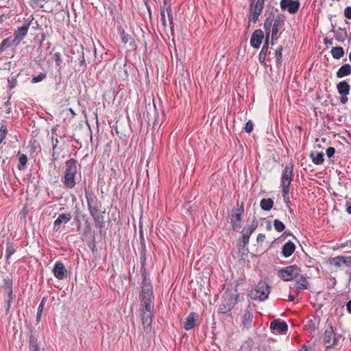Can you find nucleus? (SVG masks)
Here are the masks:
<instances>
[{"label":"nucleus","instance_id":"nucleus-52","mask_svg":"<svg viewBox=\"0 0 351 351\" xmlns=\"http://www.w3.org/2000/svg\"><path fill=\"white\" fill-rule=\"evenodd\" d=\"M253 130V123L251 120H249L244 127V130L247 133H250Z\"/></svg>","mask_w":351,"mask_h":351},{"label":"nucleus","instance_id":"nucleus-21","mask_svg":"<svg viewBox=\"0 0 351 351\" xmlns=\"http://www.w3.org/2000/svg\"><path fill=\"white\" fill-rule=\"evenodd\" d=\"M77 173V160L74 158H70L66 162L65 173L76 176Z\"/></svg>","mask_w":351,"mask_h":351},{"label":"nucleus","instance_id":"nucleus-15","mask_svg":"<svg viewBox=\"0 0 351 351\" xmlns=\"http://www.w3.org/2000/svg\"><path fill=\"white\" fill-rule=\"evenodd\" d=\"M53 273L58 280H62L67 277L68 272L64 264L61 261H58L54 265Z\"/></svg>","mask_w":351,"mask_h":351},{"label":"nucleus","instance_id":"nucleus-64","mask_svg":"<svg viewBox=\"0 0 351 351\" xmlns=\"http://www.w3.org/2000/svg\"><path fill=\"white\" fill-rule=\"evenodd\" d=\"M346 308L348 312L351 314V299L346 304Z\"/></svg>","mask_w":351,"mask_h":351},{"label":"nucleus","instance_id":"nucleus-4","mask_svg":"<svg viewBox=\"0 0 351 351\" xmlns=\"http://www.w3.org/2000/svg\"><path fill=\"white\" fill-rule=\"evenodd\" d=\"M293 165H286L281 176V186L282 189V196L285 201L288 204L290 202L288 195L290 191V185L293 180Z\"/></svg>","mask_w":351,"mask_h":351},{"label":"nucleus","instance_id":"nucleus-16","mask_svg":"<svg viewBox=\"0 0 351 351\" xmlns=\"http://www.w3.org/2000/svg\"><path fill=\"white\" fill-rule=\"evenodd\" d=\"M199 315L195 312H191L186 318L184 322L183 327L186 330H190L193 328L198 320Z\"/></svg>","mask_w":351,"mask_h":351},{"label":"nucleus","instance_id":"nucleus-60","mask_svg":"<svg viewBox=\"0 0 351 351\" xmlns=\"http://www.w3.org/2000/svg\"><path fill=\"white\" fill-rule=\"evenodd\" d=\"M265 234L261 233L258 234L256 241L258 243H263L265 241Z\"/></svg>","mask_w":351,"mask_h":351},{"label":"nucleus","instance_id":"nucleus-39","mask_svg":"<svg viewBox=\"0 0 351 351\" xmlns=\"http://www.w3.org/2000/svg\"><path fill=\"white\" fill-rule=\"evenodd\" d=\"M16 251V247H15V245H14L13 243H11V242H8L7 243V247H6V251H5V259H6V263H10L8 262V260L9 258H10V256L14 254Z\"/></svg>","mask_w":351,"mask_h":351},{"label":"nucleus","instance_id":"nucleus-30","mask_svg":"<svg viewBox=\"0 0 351 351\" xmlns=\"http://www.w3.org/2000/svg\"><path fill=\"white\" fill-rule=\"evenodd\" d=\"M338 93L339 95H349L350 90V84L346 82V81H341L340 82L337 86Z\"/></svg>","mask_w":351,"mask_h":351},{"label":"nucleus","instance_id":"nucleus-61","mask_svg":"<svg viewBox=\"0 0 351 351\" xmlns=\"http://www.w3.org/2000/svg\"><path fill=\"white\" fill-rule=\"evenodd\" d=\"M257 226H258L257 222L255 221H253L252 224L251 226H250L249 227H247V228L253 233V232L256 229Z\"/></svg>","mask_w":351,"mask_h":351},{"label":"nucleus","instance_id":"nucleus-27","mask_svg":"<svg viewBox=\"0 0 351 351\" xmlns=\"http://www.w3.org/2000/svg\"><path fill=\"white\" fill-rule=\"evenodd\" d=\"M17 157L19 160V164L17 165V168L20 171H23L26 168V165L27 164L28 158L27 156L21 153V152H18Z\"/></svg>","mask_w":351,"mask_h":351},{"label":"nucleus","instance_id":"nucleus-51","mask_svg":"<svg viewBox=\"0 0 351 351\" xmlns=\"http://www.w3.org/2000/svg\"><path fill=\"white\" fill-rule=\"evenodd\" d=\"M8 133L7 126L5 124L1 123L0 126V141L4 140Z\"/></svg>","mask_w":351,"mask_h":351},{"label":"nucleus","instance_id":"nucleus-3","mask_svg":"<svg viewBox=\"0 0 351 351\" xmlns=\"http://www.w3.org/2000/svg\"><path fill=\"white\" fill-rule=\"evenodd\" d=\"M239 296L237 289L226 291L219 305V312L223 314L230 312L237 303Z\"/></svg>","mask_w":351,"mask_h":351},{"label":"nucleus","instance_id":"nucleus-12","mask_svg":"<svg viewBox=\"0 0 351 351\" xmlns=\"http://www.w3.org/2000/svg\"><path fill=\"white\" fill-rule=\"evenodd\" d=\"M330 264L343 269V266L351 267V256H337L329 260Z\"/></svg>","mask_w":351,"mask_h":351},{"label":"nucleus","instance_id":"nucleus-5","mask_svg":"<svg viewBox=\"0 0 351 351\" xmlns=\"http://www.w3.org/2000/svg\"><path fill=\"white\" fill-rule=\"evenodd\" d=\"M270 293L269 286L265 282H259L254 288L249 291V296L252 300L265 301Z\"/></svg>","mask_w":351,"mask_h":351},{"label":"nucleus","instance_id":"nucleus-63","mask_svg":"<svg viewBox=\"0 0 351 351\" xmlns=\"http://www.w3.org/2000/svg\"><path fill=\"white\" fill-rule=\"evenodd\" d=\"M8 18V16L5 14H1L0 16V27L3 26V24L5 21V20L7 19Z\"/></svg>","mask_w":351,"mask_h":351},{"label":"nucleus","instance_id":"nucleus-43","mask_svg":"<svg viewBox=\"0 0 351 351\" xmlns=\"http://www.w3.org/2000/svg\"><path fill=\"white\" fill-rule=\"evenodd\" d=\"M19 74H14L12 73L8 79V86L10 90L14 88L17 85V77Z\"/></svg>","mask_w":351,"mask_h":351},{"label":"nucleus","instance_id":"nucleus-28","mask_svg":"<svg viewBox=\"0 0 351 351\" xmlns=\"http://www.w3.org/2000/svg\"><path fill=\"white\" fill-rule=\"evenodd\" d=\"M90 215L95 221V226L98 228H102L104 225V216L100 213L99 210Z\"/></svg>","mask_w":351,"mask_h":351},{"label":"nucleus","instance_id":"nucleus-59","mask_svg":"<svg viewBox=\"0 0 351 351\" xmlns=\"http://www.w3.org/2000/svg\"><path fill=\"white\" fill-rule=\"evenodd\" d=\"M344 16L347 19H351V6L346 8L344 10Z\"/></svg>","mask_w":351,"mask_h":351},{"label":"nucleus","instance_id":"nucleus-35","mask_svg":"<svg viewBox=\"0 0 351 351\" xmlns=\"http://www.w3.org/2000/svg\"><path fill=\"white\" fill-rule=\"evenodd\" d=\"M14 45L15 46V43L14 42V38L11 36L4 39L0 45V52H2Z\"/></svg>","mask_w":351,"mask_h":351},{"label":"nucleus","instance_id":"nucleus-25","mask_svg":"<svg viewBox=\"0 0 351 351\" xmlns=\"http://www.w3.org/2000/svg\"><path fill=\"white\" fill-rule=\"evenodd\" d=\"M332 32H334V36L335 39L341 43H343L346 38L348 37V34L344 28L339 27L337 29H332Z\"/></svg>","mask_w":351,"mask_h":351},{"label":"nucleus","instance_id":"nucleus-10","mask_svg":"<svg viewBox=\"0 0 351 351\" xmlns=\"http://www.w3.org/2000/svg\"><path fill=\"white\" fill-rule=\"evenodd\" d=\"M285 24L284 19L278 15L276 18H274V22L271 28V45H274V40L278 38V32L280 29L283 27Z\"/></svg>","mask_w":351,"mask_h":351},{"label":"nucleus","instance_id":"nucleus-13","mask_svg":"<svg viewBox=\"0 0 351 351\" xmlns=\"http://www.w3.org/2000/svg\"><path fill=\"white\" fill-rule=\"evenodd\" d=\"M154 302H141L140 315L141 318H154Z\"/></svg>","mask_w":351,"mask_h":351},{"label":"nucleus","instance_id":"nucleus-9","mask_svg":"<svg viewBox=\"0 0 351 351\" xmlns=\"http://www.w3.org/2000/svg\"><path fill=\"white\" fill-rule=\"evenodd\" d=\"M85 197L87 202L88 210L90 214L97 213L99 210L100 203L95 195H92L89 191H85Z\"/></svg>","mask_w":351,"mask_h":351},{"label":"nucleus","instance_id":"nucleus-62","mask_svg":"<svg viewBox=\"0 0 351 351\" xmlns=\"http://www.w3.org/2000/svg\"><path fill=\"white\" fill-rule=\"evenodd\" d=\"M341 95V97H340V101H341V103H342V104H346V103H347V102H348V97H347V96H348V95H343V94H342V95Z\"/></svg>","mask_w":351,"mask_h":351},{"label":"nucleus","instance_id":"nucleus-57","mask_svg":"<svg viewBox=\"0 0 351 351\" xmlns=\"http://www.w3.org/2000/svg\"><path fill=\"white\" fill-rule=\"evenodd\" d=\"M141 273L143 272V269H145V253L144 252H142L141 254Z\"/></svg>","mask_w":351,"mask_h":351},{"label":"nucleus","instance_id":"nucleus-2","mask_svg":"<svg viewBox=\"0 0 351 351\" xmlns=\"http://www.w3.org/2000/svg\"><path fill=\"white\" fill-rule=\"evenodd\" d=\"M142 282L141 286V291L139 293V299L141 302H154V292L152 285L150 279L148 277V274L146 269H144L142 272Z\"/></svg>","mask_w":351,"mask_h":351},{"label":"nucleus","instance_id":"nucleus-36","mask_svg":"<svg viewBox=\"0 0 351 351\" xmlns=\"http://www.w3.org/2000/svg\"><path fill=\"white\" fill-rule=\"evenodd\" d=\"M120 36L123 43L126 44L128 43L130 46L134 45V40L132 36L126 33L123 29H121Z\"/></svg>","mask_w":351,"mask_h":351},{"label":"nucleus","instance_id":"nucleus-18","mask_svg":"<svg viewBox=\"0 0 351 351\" xmlns=\"http://www.w3.org/2000/svg\"><path fill=\"white\" fill-rule=\"evenodd\" d=\"M29 351H41L38 344L36 331L31 330L29 336Z\"/></svg>","mask_w":351,"mask_h":351},{"label":"nucleus","instance_id":"nucleus-41","mask_svg":"<svg viewBox=\"0 0 351 351\" xmlns=\"http://www.w3.org/2000/svg\"><path fill=\"white\" fill-rule=\"evenodd\" d=\"M141 320L144 331L146 333H149L152 329L153 318H141Z\"/></svg>","mask_w":351,"mask_h":351},{"label":"nucleus","instance_id":"nucleus-26","mask_svg":"<svg viewBox=\"0 0 351 351\" xmlns=\"http://www.w3.org/2000/svg\"><path fill=\"white\" fill-rule=\"evenodd\" d=\"M351 73V65L349 64H343L337 71L336 75L338 78H342Z\"/></svg>","mask_w":351,"mask_h":351},{"label":"nucleus","instance_id":"nucleus-55","mask_svg":"<svg viewBox=\"0 0 351 351\" xmlns=\"http://www.w3.org/2000/svg\"><path fill=\"white\" fill-rule=\"evenodd\" d=\"M165 11H166V12H167V16H168L169 22H171V20H173V13H172V10H171V5H169L166 8Z\"/></svg>","mask_w":351,"mask_h":351},{"label":"nucleus","instance_id":"nucleus-56","mask_svg":"<svg viewBox=\"0 0 351 351\" xmlns=\"http://www.w3.org/2000/svg\"><path fill=\"white\" fill-rule=\"evenodd\" d=\"M335 153V149L332 147H329L326 149V154L328 158H331Z\"/></svg>","mask_w":351,"mask_h":351},{"label":"nucleus","instance_id":"nucleus-11","mask_svg":"<svg viewBox=\"0 0 351 351\" xmlns=\"http://www.w3.org/2000/svg\"><path fill=\"white\" fill-rule=\"evenodd\" d=\"M270 329L274 333L285 334L288 330V325L285 322L277 319L271 322Z\"/></svg>","mask_w":351,"mask_h":351},{"label":"nucleus","instance_id":"nucleus-22","mask_svg":"<svg viewBox=\"0 0 351 351\" xmlns=\"http://www.w3.org/2000/svg\"><path fill=\"white\" fill-rule=\"evenodd\" d=\"M253 322V314L250 310H245L242 316V326L249 328Z\"/></svg>","mask_w":351,"mask_h":351},{"label":"nucleus","instance_id":"nucleus-48","mask_svg":"<svg viewBox=\"0 0 351 351\" xmlns=\"http://www.w3.org/2000/svg\"><path fill=\"white\" fill-rule=\"evenodd\" d=\"M49 0H31V6L34 8H42L44 6V3L48 2Z\"/></svg>","mask_w":351,"mask_h":351},{"label":"nucleus","instance_id":"nucleus-20","mask_svg":"<svg viewBox=\"0 0 351 351\" xmlns=\"http://www.w3.org/2000/svg\"><path fill=\"white\" fill-rule=\"evenodd\" d=\"M295 249H296V246L293 242H292L291 241L287 242L282 247L281 253H282V256H284L285 258H288V257L291 256L293 254V253L295 252Z\"/></svg>","mask_w":351,"mask_h":351},{"label":"nucleus","instance_id":"nucleus-34","mask_svg":"<svg viewBox=\"0 0 351 351\" xmlns=\"http://www.w3.org/2000/svg\"><path fill=\"white\" fill-rule=\"evenodd\" d=\"M299 276L300 278L295 282L298 289H307L308 288V282L306 280V277L300 274Z\"/></svg>","mask_w":351,"mask_h":351},{"label":"nucleus","instance_id":"nucleus-6","mask_svg":"<svg viewBox=\"0 0 351 351\" xmlns=\"http://www.w3.org/2000/svg\"><path fill=\"white\" fill-rule=\"evenodd\" d=\"M301 269L296 265H291L278 271V276L284 281H291L300 276Z\"/></svg>","mask_w":351,"mask_h":351},{"label":"nucleus","instance_id":"nucleus-49","mask_svg":"<svg viewBox=\"0 0 351 351\" xmlns=\"http://www.w3.org/2000/svg\"><path fill=\"white\" fill-rule=\"evenodd\" d=\"M47 77V73L45 72L40 73L38 75L34 76L32 78L31 82L32 84H36L40 82L45 80Z\"/></svg>","mask_w":351,"mask_h":351},{"label":"nucleus","instance_id":"nucleus-45","mask_svg":"<svg viewBox=\"0 0 351 351\" xmlns=\"http://www.w3.org/2000/svg\"><path fill=\"white\" fill-rule=\"evenodd\" d=\"M274 226L278 232H281L285 230V225L279 219H276L274 221Z\"/></svg>","mask_w":351,"mask_h":351},{"label":"nucleus","instance_id":"nucleus-24","mask_svg":"<svg viewBox=\"0 0 351 351\" xmlns=\"http://www.w3.org/2000/svg\"><path fill=\"white\" fill-rule=\"evenodd\" d=\"M75 178V176L64 173V177L62 179V182L66 188L73 189L76 184Z\"/></svg>","mask_w":351,"mask_h":351},{"label":"nucleus","instance_id":"nucleus-58","mask_svg":"<svg viewBox=\"0 0 351 351\" xmlns=\"http://www.w3.org/2000/svg\"><path fill=\"white\" fill-rule=\"evenodd\" d=\"M47 300V296L43 297L41 302L39 304L38 311H43L44 306L46 301Z\"/></svg>","mask_w":351,"mask_h":351},{"label":"nucleus","instance_id":"nucleus-33","mask_svg":"<svg viewBox=\"0 0 351 351\" xmlns=\"http://www.w3.org/2000/svg\"><path fill=\"white\" fill-rule=\"evenodd\" d=\"M268 49L269 43H267V41H265V43L258 55V60L263 65H265V58L267 56Z\"/></svg>","mask_w":351,"mask_h":351},{"label":"nucleus","instance_id":"nucleus-8","mask_svg":"<svg viewBox=\"0 0 351 351\" xmlns=\"http://www.w3.org/2000/svg\"><path fill=\"white\" fill-rule=\"evenodd\" d=\"M280 6L282 10H287L291 14H296L300 8L299 0H281Z\"/></svg>","mask_w":351,"mask_h":351},{"label":"nucleus","instance_id":"nucleus-1","mask_svg":"<svg viewBox=\"0 0 351 351\" xmlns=\"http://www.w3.org/2000/svg\"><path fill=\"white\" fill-rule=\"evenodd\" d=\"M322 344L326 351L339 350L341 334L337 333L332 326H328L322 335Z\"/></svg>","mask_w":351,"mask_h":351},{"label":"nucleus","instance_id":"nucleus-31","mask_svg":"<svg viewBox=\"0 0 351 351\" xmlns=\"http://www.w3.org/2000/svg\"><path fill=\"white\" fill-rule=\"evenodd\" d=\"M313 162L317 165H322L324 163V154L322 152L315 153L311 152L309 154Z\"/></svg>","mask_w":351,"mask_h":351},{"label":"nucleus","instance_id":"nucleus-29","mask_svg":"<svg viewBox=\"0 0 351 351\" xmlns=\"http://www.w3.org/2000/svg\"><path fill=\"white\" fill-rule=\"evenodd\" d=\"M252 232L247 228H245L243 232L242 238L239 239V245L245 248L249 243L250 238Z\"/></svg>","mask_w":351,"mask_h":351},{"label":"nucleus","instance_id":"nucleus-54","mask_svg":"<svg viewBox=\"0 0 351 351\" xmlns=\"http://www.w3.org/2000/svg\"><path fill=\"white\" fill-rule=\"evenodd\" d=\"M11 97H12V94L10 95V96L8 97V100L4 103V106L5 108H7V113H10L11 112V102H10V99H11Z\"/></svg>","mask_w":351,"mask_h":351},{"label":"nucleus","instance_id":"nucleus-19","mask_svg":"<svg viewBox=\"0 0 351 351\" xmlns=\"http://www.w3.org/2000/svg\"><path fill=\"white\" fill-rule=\"evenodd\" d=\"M72 218L70 213L60 214L58 218L55 220L53 223V230L58 231L62 223H68Z\"/></svg>","mask_w":351,"mask_h":351},{"label":"nucleus","instance_id":"nucleus-17","mask_svg":"<svg viewBox=\"0 0 351 351\" xmlns=\"http://www.w3.org/2000/svg\"><path fill=\"white\" fill-rule=\"evenodd\" d=\"M243 213V208H241L237 210V213L231 215V224L234 230L239 229L241 227V215Z\"/></svg>","mask_w":351,"mask_h":351},{"label":"nucleus","instance_id":"nucleus-40","mask_svg":"<svg viewBox=\"0 0 351 351\" xmlns=\"http://www.w3.org/2000/svg\"><path fill=\"white\" fill-rule=\"evenodd\" d=\"M331 55L333 58L339 60L344 56V50L341 47H335L331 49Z\"/></svg>","mask_w":351,"mask_h":351},{"label":"nucleus","instance_id":"nucleus-37","mask_svg":"<svg viewBox=\"0 0 351 351\" xmlns=\"http://www.w3.org/2000/svg\"><path fill=\"white\" fill-rule=\"evenodd\" d=\"M315 321L316 320L315 317L309 319L306 324L304 325V329L310 333L315 332L318 328Z\"/></svg>","mask_w":351,"mask_h":351},{"label":"nucleus","instance_id":"nucleus-47","mask_svg":"<svg viewBox=\"0 0 351 351\" xmlns=\"http://www.w3.org/2000/svg\"><path fill=\"white\" fill-rule=\"evenodd\" d=\"M13 280L10 277L7 276L3 279V288L5 291L12 289Z\"/></svg>","mask_w":351,"mask_h":351},{"label":"nucleus","instance_id":"nucleus-44","mask_svg":"<svg viewBox=\"0 0 351 351\" xmlns=\"http://www.w3.org/2000/svg\"><path fill=\"white\" fill-rule=\"evenodd\" d=\"M53 58L56 62V66L58 67L57 70L60 72L62 69V60L61 53L60 52H56L53 54Z\"/></svg>","mask_w":351,"mask_h":351},{"label":"nucleus","instance_id":"nucleus-32","mask_svg":"<svg viewBox=\"0 0 351 351\" xmlns=\"http://www.w3.org/2000/svg\"><path fill=\"white\" fill-rule=\"evenodd\" d=\"M274 206V200L271 198H263L261 200L260 206L265 211L270 210Z\"/></svg>","mask_w":351,"mask_h":351},{"label":"nucleus","instance_id":"nucleus-42","mask_svg":"<svg viewBox=\"0 0 351 351\" xmlns=\"http://www.w3.org/2000/svg\"><path fill=\"white\" fill-rule=\"evenodd\" d=\"M282 51H283V47L282 45H280L276 49V51H275L276 66L278 67H280L282 64Z\"/></svg>","mask_w":351,"mask_h":351},{"label":"nucleus","instance_id":"nucleus-53","mask_svg":"<svg viewBox=\"0 0 351 351\" xmlns=\"http://www.w3.org/2000/svg\"><path fill=\"white\" fill-rule=\"evenodd\" d=\"M160 16L162 25L165 27L167 26V21L165 19V10L164 8H160Z\"/></svg>","mask_w":351,"mask_h":351},{"label":"nucleus","instance_id":"nucleus-50","mask_svg":"<svg viewBox=\"0 0 351 351\" xmlns=\"http://www.w3.org/2000/svg\"><path fill=\"white\" fill-rule=\"evenodd\" d=\"M79 64L80 66L82 68V71H84L86 69V64L84 56V51L82 47L81 48L80 53Z\"/></svg>","mask_w":351,"mask_h":351},{"label":"nucleus","instance_id":"nucleus-23","mask_svg":"<svg viewBox=\"0 0 351 351\" xmlns=\"http://www.w3.org/2000/svg\"><path fill=\"white\" fill-rule=\"evenodd\" d=\"M250 11H256L262 13L265 5V0H250Z\"/></svg>","mask_w":351,"mask_h":351},{"label":"nucleus","instance_id":"nucleus-14","mask_svg":"<svg viewBox=\"0 0 351 351\" xmlns=\"http://www.w3.org/2000/svg\"><path fill=\"white\" fill-rule=\"evenodd\" d=\"M264 38V32L263 30L258 29H256L252 34L250 39V45L255 49H258Z\"/></svg>","mask_w":351,"mask_h":351},{"label":"nucleus","instance_id":"nucleus-46","mask_svg":"<svg viewBox=\"0 0 351 351\" xmlns=\"http://www.w3.org/2000/svg\"><path fill=\"white\" fill-rule=\"evenodd\" d=\"M262 13L256 11H250L248 17H249V23L252 21L253 23H256L258 20V17L261 15Z\"/></svg>","mask_w":351,"mask_h":351},{"label":"nucleus","instance_id":"nucleus-38","mask_svg":"<svg viewBox=\"0 0 351 351\" xmlns=\"http://www.w3.org/2000/svg\"><path fill=\"white\" fill-rule=\"evenodd\" d=\"M274 13L273 12H271L269 14V16H267L266 19L265 20L263 27L265 31H271V28H272V25L274 22Z\"/></svg>","mask_w":351,"mask_h":351},{"label":"nucleus","instance_id":"nucleus-7","mask_svg":"<svg viewBox=\"0 0 351 351\" xmlns=\"http://www.w3.org/2000/svg\"><path fill=\"white\" fill-rule=\"evenodd\" d=\"M30 24L31 21H25L21 27H18L14 30V42L15 43V46H17L19 44H20L23 38L27 36Z\"/></svg>","mask_w":351,"mask_h":351}]
</instances>
